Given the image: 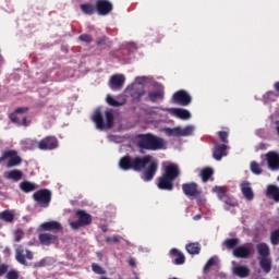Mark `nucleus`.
I'll return each mask as SVG.
<instances>
[{
    "instance_id": "58",
    "label": "nucleus",
    "mask_w": 279,
    "mask_h": 279,
    "mask_svg": "<svg viewBox=\"0 0 279 279\" xmlns=\"http://www.w3.org/2000/svg\"><path fill=\"white\" fill-rule=\"evenodd\" d=\"M101 230H102V232H108V227L107 226H102Z\"/></svg>"
},
{
    "instance_id": "30",
    "label": "nucleus",
    "mask_w": 279,
    "mask_h": 279,
    "mask_svg": "<svg viewBox=\"0 0 279 279\" xmlns=\"http://www.w3.org/2000/svg\"><path fill=\"white\" fill-rule=\"evenodd\" d=\"M259 267L263 269L264 274H270L271 271V258L260 257Z\"/></svg>"
},
{
    "instance_id": "39",
    "label": "nucleus",
    "mask_w": 279,
    "mask_h": 279,
    "mask_svg": "<svg viewBox=\"0 0 279 279\" xmlns=\"http://www.w3.org/2000/svg\"><path fill=\"white\" fill-rule=\"evenodd\" d=\"M105 117H106V128L110 130L114 125V114H112L111 111H106Z\"/></svg>"
},
{
    "instance_id": "2",
    "label": "nucleus",
    "mask_w": 279,
    "mask_h": 279,
    "mask_svg": "<svg viewBox=\"0 0 279 279\" xmlns=\"http://www.w3.org/2000/svg\"><path fill=\"white\" fill-rule=\"evenodd\" d=\"M136 147L143 151H158L165 149V140L154 133H140L135 136Z\"/></svg>"
},
{
    "instance_id": "18",
    "label": "nucleus",
    "mask_w": 279,
    "mask_h": 279,
    "mask_svg": "<svg viewBox=\"0 0 279 279\" xmlns=\"http://www.w3.org/2000/svg\"><path fill=\"white\" fill-rule=\"evenodd\" d=\"M40 228H43L45 232H60V230H62V225L52 220L41 223Z\"/></svg>"
},
{
    "instance_id": "33",
    "label": "nucleus",
    "mask_w": 279,
    "mask_h": 279,
    "mask_svg": "<svg viewBox=\"0 0 279 279\" xmlns=\"http://www.w3.org/2000/svg\"><path fill=\"white\" fill-rule=\"evenodd\" d=\"M0 219L7 223H12L14 221V213L10 209H5L0 213Z\"/></svg>"
},
{
    "instance_id": "46",
    "label": "nucleus",
    "mask_w": 279,
    "mask_h": 279,
    "mask_svg": "<svg viewBox=\"0 0 279 279\" xmlns=\"http://www.w3.org/2000/svg\"><path fill=\"white\" fill-rule=\"evenodd\" d=\"M19 277L20 275L17 270H9L5 276L7 279H19Z\"/></svg>"
},
{
    "instance_id": "59",
    "label": "nucleus",
    "mask_w": 279,
    "mask_h": 279,
    "mask_svg": "<svg viewBox=\"0 0 279 279\" xmlns=\"http://www.w3.org/2000/svg\"><path fill=\"white\" fill-rule=\"evenodd\" d=\"M4 254H10V248L9 247L4 248Z\"/></svg>"
},
{
    "instance_id": "50",
    "label": "nucleus",
    "mask_w": 279,
    "mask_h": 279,
    "mask_svg": "<svg viewBox=\"0 0 279 279\" xmlns=\"http://www.w3.org/2000/svg\"><path fill=\"white\" fill-rule=\"evenodd\" d=\"M276 92H268L266 93V99H268V101H276Z\"/></svg>"
},
{
    "instance_id": "5",
    "label": "nucleus",
    "mask_w": 279,
    "mask_h": 279,
    "mask_svg": "<svg viewBox=\"0 0 279 279\" xmlns=\"http://www.w3.org/2000/svg\"><path fill=\"white\" fill-rule=\"evenodd\" d=\"M77 221L70 222L72 230H80V228H86L93 223V216L83 209L76 210Z\"/></svg>"
},
{
    "instance_id": "17",
    "label": "nucleus",
    "mask_w": 279,
    "mask_h": 279,
    "mask_svg": "<svg viewBox=\"0 0 279 279\" xmlns=\"http://www.w3.org/2000/svg\"><path fill=\"white\" fill-rule=\"evenodd\" d=\"M169 112L173 114V117H177V119H182V121H189V119H191V112L186 109L172 108L169 109Z\"/></svg>"
},
{
    "instance_id": "10",
    "label": "nucleus",
    "mask_w": 279,
    "mask_h": 279,
    "mask_svg": "<svg viewBox=\"0 0 279 279\" xmlns=\"http://www.w3.org/2000/svg\"><path fill=\"white\" fill-rule=\"evenodd\" d=\"M172 101L178 106H191V101H193V98L191 97V95H189V92L180 89L173 94Z\"/></svg>"
},
{
    "instance_id": "35",
    "label": "nucleus",
    "mask_w": 279,
    "mask_h": 279,
    "mask_svg": "<svg viewBox=\"0 0 279 279\" xmlns=\"http://www.w3.org/2000/svg\"><path fill=\"white\" fill-rule=\"evenodd\" d=\"M81 10H82L83 14H87L90 16V15L95 14V12H97V7H96V4L93 5L90 3H83V4H81Z\"/></svg>"
},
{
    "instance_id": "49",
    "label": "nucleus",
    "mask_w": 279,
    "mask_h": 279,
    "mask_svg": "<svg viewBox=\"0 0 279 279\" xmlns=\"http://www.w3.org/2000/svg\"><path fill=\"white\" fill-rule=\"evenodd\" d=\"M106 43H108V37H107V36L99 37V38L96 40V45H97L98 47H101V46L106 45Z\"/></svg>"
},
{
    "instance_id": "23",
    "label": "nucleus",
    "mask_w": 279,
    "mask_h": 279,
    "mask_svg": "<svg viewBox=\"0 0 279 279\" xmlns=\"http://www.w3.org/2000/svg\"><path fill=\"white\" fill-rule=\"evenodd\" d=\"M171 256L174 257V265H184V263H186V257L182 254V252H180V250L178 248H172L170 251Z\"/></svg>"
},
{
    "instance_id": "14",
    "label": "nucleus",
    "mask_w": 279,
    "mask_h": 279,
    "mask_svg": "<svg viewBox=\"0 0 279 279\" xmlns=\"http://www.w3.org/2000/svg\"><path fill=\"white\" fill-rule=\"evenodd\" d=\"M125 84V76L122 74H114L110 77L109 86L112 90H121Z\"/></svg>"
},
{
    "instance_id": "32",
    "label": "nucleus",
    "mask_w": 279,
    "mask_h": 279,
    "mask_svg": "<svg viewBox=\"0 0 279 279\" xmlns=\"http://www.w3.org/2000/svg\"><path fill=\"white\" fill-rule=\"evenodd\" d=\"M213 175H215V170H213L210 167L204 168L201 171V178L204 183L208 182L209 180H214Z\"/></svg>"
},
{
    "instance_id": "22",
    "label": "nucleus",
    "mask_w": 279,
    "mask_h": 279,
    "mask_svg": "<svg viewBox=\"0 0 279 279\" xmlns=\"http://www.w3.org/2000/svg\"><path fill=\"white\" fill-rule=\"evenodd\" d=\"M92 121L96 123L97 130H104L106 124H104V116H101V110L97 109L92 117Z\"/></svg>"
},
{
    "instance_id": "56",
    "label": "nucleus",
    "mask_w": 279,
    "mask_h": 279,
    "mask_svg": "<svg viewBox=\"0 0 279 279\" xmlns=\"http://www.w3.org/2000/svg\"><path fill=\"white\" fill-rule=\"evenodd\" d=\"M274 88H275V90H277V93H279V82H276L274 84Z\"/></svg>"
},
{
    "instance_id": "48",
    "label": "nucleus",
    "mask_w": 279,
    "mask_h": 279,
    "mask_svg": "<svg viewBox=\"0 0 279 279\" xmlns=\"http://www.w3.org/2000/svg\"><path fill=\"white\" fill-rule=\"evenodd\" d=\"M8 269H10V266L8 264L0 265V278L2 276H5V274H8Z\"/></svg>"
},
{
    "instance_id": "11",
    "label": "nucleus",
    "mask_w": 279,
    "mask_h": 279,
    "mask_svg": "<svg viewBox=\"0 0 279 279\" xmlns=\"http://www.w3.org/2000/svg\"><path fill=\"white\" fill-rule=\"evenodd\" d=\"M114 10V5L109 0H96V12L99 16H108Z\"/></svg>"
},
{
    "instance_id": "41",
    "label": "nucleus",
    "mask_w": 279,
    "mask_h": 279,
    "mask_svg": "<svg viewBox=\"0 0 279 279\" xmlns=\"http://www.w3.org/2000/svg\"><path fill=\"white\" fill-rule=\"evenodd\" d=\"M215 263V257H210L203 268L204 274H208V271H210V267H214Z\"/></svg>"
},
{
    "instance_id": "25",
    "label": "nucleus",
    "mask_w": 279,
    "mask_h": 279,
    "mask_svg": "<svg viewBox=\"0 0 279 279\" xmlns=\"http://www.w3.org/2000/svg\"><path fill=\"white\" fill-rule=\"evenodd\" d=\"M241 191L245 199H248L250 202L254 199V192L252 191V186H250V182H243L241 184Z\"/></svg>"
},
{
    "instance_id": "26",
    "label": "nucleus",
    "mask_w": 279,
    "mask_h": 279,
    "mask_svg": "<svg viewBox=\"0 0 279 279\" xmlns=\"http://www.w3.org/2000/svg\"><path fill=\"white\" fill-rule=\"evenodd\" d=\"M267 197H271L274 202H279V187L274 184H269L266 190Z\"/></svg>"
},
{
    "instance_id": "47",
    "label": "nucleus",
    "mask_w": 279,
    "mask_h": 279,
    "mask_svg": "<svg viewBox=\"0 0 279 279\" xmlns=\"http://www.w3.org/2000/svg\"><path fill=\"white\" fill-rule=\"evenodd\" d=\"M119 241H121V236H119V235L106 238V243H119Z\"/></svg>"
},
{
    "instance_id": "29",
    "label": "nucleus",
    "mask_w": 279,
    "mask_h": 279,
    "mask_svg": "<svg viewBox=\"0 0 279 279\" xmlns=\"http://www.w3.org/2000/svg\"><path fill=\"white\" fill-rule=\"evenodd\" d=\"M158 99H165V92L162 89L148 93V100L151 101V104H156Z\"/></svg>"
},
{
    "instance_id": "19",
    "label": "nucleus",
    "mask_w": 279,
    "mask_h": 279,
    "mask_svg": "<svg viewBox=\"0 0 279 279\" xmlns=\"http://www.w3.org/2000/svg\"><path fill=\"white\" fill-rule=\"evenodd\" d=\"M233 276H236L238 278H248L251 270L250 267L244 265H236L232 269Z\"/></svg>"
},
{
    "instance_id": "6",
    "label": "nucleus",
    "mask_w": 279,
    "mask_h": 279,
    "mask_svg": "<svg viewBox=\"0 0 279 279\" xmlns=\"http://www.w3.org/2000/svg\"><path fill=\"white\" fill-rule=\"evenodd\" d=\"M51 190L49 189H41L38 190L33 194V199L40 206L41 208H49V204H51V197H52Z\"/></svg>"
},
{
    "instance_id": "31",
    "label": "nucleus",
    "mask_w": 279,
    "mask_h": 279,
    "mask_svg": "<svg viewBox=\"0 0 279 279\" xmlns=\"http://www.w3.org/2000/svg\"><path fill=\"white\" fill-rule=\"evenodd\" d=\"M20 189L21 191H23V193H32L33 191H36V189H38V185L29 181H23L20 183Z\"/></svg>"
},
{
    "instance_id": "7",
    "label": "nucleus",
    "mask_w": 279,
    "mask_h": 279,
    "mask_svg": "<svg viewBox=\"0 0 279 279\" xmlns=\"http://www.w3.org/2000/svg\"><path fill=\"white\" fill-rule=\"evenodd\" d=\"M59 146L60 142L58 141V137L53 135H48L41 138L37 144L38 149L41 151H53V149H58Z\"/></svg>"
},
{
    "instance_id": "36",
    "label": "nucleus",
    "mask_w": 279,
    "mask_h": 279,
    "mask_svg": "<svg viewBox=\"0 0 279 279\" xmlns=\"http://www.w3.org/2000/svg\"><path fill=\"white\" fill-rule=\"evenodd\" d=\"M21 145H23V147H25V149H36V147H38V142L36 140L33 138H25L21 142Z\"/></svg>"
},
{
    "instance_id": "40",
    "label": "nucleus",
    "mask_w": 279,
    "mask_h": 279,
    "mask_svg": "<svg viewBox=\"0 0 279 279\" xmlns=\"http://www.w3.org/2000/svg\"><path fill=\"white\" fill-rule=\"evenodd\" d=\"M107 104L109 106H113V108H119V106H123V102H119V100L114 99L112 96H107Z\"/></svg>"
},
{
    "instance_id": "51",
    "label": "nucleus",
    "mask_w": 279,
    "mask_h": 279,
    "mask_svg": "<svg viewBox=\"0 0 279 279\" xmlns=\"http://www.w3.org/2000/svg\"><path fill=\"white\" fill-rule=\"evenodd\" d=\"M218 197H219V199L225 202V204H228V206H234V204L223 199V197H226V191L222 190V192L220 194H218Z\"/></svg>"
},
{
    "instance_id": "44",
    "label": "nucleus",
    "mask_w": 279,
    "mask_h": 279,
    "mask_svg": "<svg viewBox=\"0 0 279 279\" xmlns=\"http://www.w3.org/2000/svg\"><path fill=\"white\" fill-rule=\"evenodd\" d=\"M78 40H81V43L90 44L93 43V36L89 34H82L78 36Z\"/></svg>"
},
{
    "instance_id": "12",
    "label": "nucleus",
    "mask_w": 279,
    "mask_h": 279,
    "mask_svg": "<svg viewBox=\"0 0 279 279\" xmlns=\"http://www.w3.org/2000/svg\"><path fill=\"white\" fill-rule=\"evenodd\" d=\"M182 191L186 197H197L199 195L198 185L195 182L183 183Z\"/></svg>"
},
{
    "instance_id": "34",
    "label": "nucleus",
    "mask_w": 279,
    "mask_h": 279,
    "mask_svg": "<svg viewBox=\"0 0 279 279\" xmlns=\"http://www.w3.org/2000/svg\"><path fill=\"white\" fill-rule=\"evenodd\" d=\"M186 252L187 254H191L192 256H195L202 252V246H199V243H190L186 245Z\"/></svg>"
},
{
    "instance_id": "42",
    "label": "nucleus",
    "mask_w": 279,
    "mask_h": 279,
    "mask_svg": "<svg viewBox=\"0 0 279 279\" xmlns=\"http://www.w3.org/2000/svg\"><path fill=\"white\" fill-rule=\"evenodd\" d=\"M218 136H219L221 143H223V145H228V143H229V141H228L229 133L227 131H219Z\"/></svg>"
},
{
    "instance_id": "4",
    "label": "nucleus",
    "mask_w": 279,
    "mask_h": 279,
    "mask_svg": "<svg viewBox=\"0 0 279 279\" xmlns=\"http://www.w3.org/2000/svg\"><path fill=\"white\" fill-rule=\"evenodd\" d=\"M15 247V260L20 265L24 267H32V264L27 263V260H34V252L25 248L23 244H17Z\"/></svg>"
},
{
    "instance_id": "15",
    "label": "nucleus",
    "mask_w": 279,
    "mask_h": 279,
    "mask_svg": "<svg viewBox=\"0 0 279 279\" xmlns=\"http://www.w3.org/2000/svg\"><path fill=\"white\" fill-rule=\"evenodd\" d=\"M128 92L133 101H141V99H143L145 96V88L141 85H133L128 89Z\"/></svg>"
},
{
    "instance_id": "21",
    "label": "nucleus",
    "mask_w": 279,
    "mask_h": 279,
    "mask_svg": "<svg viewBox=\"0 0 279 279\" xmlns=\"http://www.w3.org/2000/svg\"><path fill=\"white\" fill-rule=\"evenodd\" d=\"M228 145L226 144H220V145H217L215 148H214V151H213V157L215 158V160H221V158H223V156H228Z\"/></svg>"
},
{
    "instance_id": "57",
    "label": "nucleus",
    "mask_w": 279,
    "mask_h": 279,
    "mask_svg": "<svg viewBox=\"0 0 279 279\" xmlns=\"http://www.w3.org/2000/svg\"><path fill=\"white\" fill-rule=\"evenodd\" d=\"M3 160H5L4 153H3L2 156L0 157V165L3 162Z\"/></svg>"
},
{
    "instance_id": "16",
    "label": "nucleus",
    "mask_w": 279,
    "mask_h": 279,
    "mask_svg": "<svg viewBox=\"0 0 279 279\" xmlns=\"http://www.w3.org/2000/svg\"><path fill=\"white\" fill-rule=\"evenodd\" d=\"M38 241L41 245H53V243H56V241H58V235L52 234V233H39L38 234Z\"/></svg>"
},
{
    "instance_id": "8",
    "label": "nucleus",
    "mask_w": 279,
    "mask_h": 279,
    "mask_svg": "<svg viewBox=\"0 0 279 279\" xmlns=\"http://www.w3.org/2000/svg\"><path fill=\"white\" fill-rule=\"evenodd\" d=\"M26 112H29V108L27 107H19L14 110V112L9 114V119L12 123H15L16 125H24V128H27L32 121H27V118H23L22 122L19 118V114H25Z\"/></svg>"
},
{
    "instance_id": "52",
    "label": "nucleus",
    "mask_w": 279,
    "mask_h": 279,
    "mask_svg": "<svg viewBox=\"0 0 279 279\" xmlns=\"http://www.w3.org/2000/svg\"><path fill=\"white\" fill-rule=\"evenodd\" d=\"M45 265H47V262H45V259H41L39 262L34 263L33 267L34 269H38L40 267H45Z\"/></svg>"
},
{
    "instance_id": "27",
    "label": "nucleus",
    "mask_w": 279,
    "mask_h": 279,
    "mask_svg": "<svg viewBox=\"0 0 279 279\" xmlns=\"http://www.w3.org/2000/svg\"><path fill=\"white\" fill-rule=\"evenodd\" d=\"M174 132L177 136H191L193 132H195V128L193 125H186L184 129L175 128Z\"/></svg>"
},
{
    "instance_id": "53",
    "label": "nucleus",
    "mask_w": 279,
    "mask_h": 279,
    "mask_svg": "<svg viewBox=\"0 0 279 279\" xmlns=\"http://www.w3.org/2000/svg\"><path fill=\"white\" fill-rule=\"evenodd\" d=\"M128 263L130 267H136V259L134 257H130Z\"/></svg>"
},
{
    "instance_id": "3",
    "label": "nucleus",
    "mask_w": 279,
    "mask_h": 279,
    "mask_svg": "<svg viewBox=\"0 0 279 279\" xmlns=\"http://www.w3.org/2000/svg\"><path fill=\"white\" fill-rule=\"evenodd\" d=\"M180 178V168L175 163L165 167V172L158 178L157 186L160 191H173V181Z\"/></svg>"
},
{
    "instance_id": "1",
    "label": "nucleus",
    "mask_w": 279,
    "mask_h": 279,
    "mask_svg": "<svg viewBox=\"0 0 279 279\" xmlns=\"http://www.w3.org/2000/svg\"><path fill=\"white\" fill-rule=\"evenodd\" d=\"M119 167L122 171H135L136 173L143 171L142 179L144 182H151L158 173V160L151 155L132 157L126 154L120 158Z\"/></svg>"
},
{
    "instance_id": "38",
    "label": "nucleus",
    "mask_w": 279,
    "mask_h": 279,
    "mask_svg": "<svg viewBox=\"0 0 279 279\" xmlns=\"http://www.w3.org/2000/svg\"><path fill=\"white\" fill-rule=\"evenodd\" d=\"M225 245L227 250H236V245H239V238H231L225 241Z\"/></svg>"
},
{
    "instance_id": "28",
    "label": "nucleus",
    "mask_w": 279,
    "mask_h": 279,
    "mask_svg": "<svg viewBox=\"0 0 279 279\" xmlns=\"http://www.w3.org/2000/svg\"><path fill=\"white\" fill-rule=\"evenodd\" d=\"M4 178L7 180H13V182H19L20 180H23V171L19 169L11 170Z\"/></svg>"
},
{
    "instance_id": "45",
    "label": "nucleus",
    "mask_w": 279,
    "mask_h": 279,
    "mask_svg": "<svg viewBox=\"0 0 279 279\" xmlns=\"http://www.w3.org/2000/svg\"><path fill=\"white\" fill-rule=\"evenodd\" d=\"M23 236H24L23 230L17 229L14 232V241H15V243H21V241L23 240Z\"/></svg>"
},
{
    "instance_id": "43",
    "label": "nucleus",
    "mask_w": 279,
    "mask_h": 279,
    "mask_svg": "<svg viewBox=\"0 0 279 279\" xmlns=\"http://www.w3.org/2000/svg\"><path fill=\"white\" fill-rule=\"evenodd\" d=\"M92 270L94 274H98L99 276H104L106 274V270L99 264H92Z\"/></svg>"
},
{
    "instance_id": "24",
    "label": "nucleus",
    "mask_w": 279,
    "mask_h": 279,
    "mask_svg": "<svg viewBox=\"0 0 279 279\" xmlns=\"http://www.w3.org/2000/svg\"><path fill=\"white\" fill-rule=\"evenodd\" d=\"M257 253L262 256V258H269L271 251L269 250V245L265 242L258 243L256 245Z\"/></svg>"
},
{
    "instance_id": "13",
    "label": "nucleus",
    "mask_w": 279,
    "mask_h": 279,
    "mask_svg": "<svg viewBox=\"0 0 279 279\" xmlns=\"http://www.w3.org/2000/svg\"><path fill=\"white\" fill-rule=\"evenodd\" d=\"M266 160L268 163V169L270 171H278L279 169V154L276 151H269L266 154Z\"/></svg>"
},
{
    "instance_id": "20",
    "label": "nucleus",
    "mask_w": 279,
    "mask_h": 279,
    "mask_svg": "<svg viewBox=\"0 0 279 279\" xmlns=\"http://www.w3.org/2000/svg\"><path fill=\"white\" fill-rule=\"evenodd\" d=\"M252 250L245 245L238 246L233 250L234 258H248Z\"/></svg>"
},
{
    "instance_id": "37",
    "label": "nucleus",
    "mask_w": 279,
    "mask_h": 279,
    "mask_svg": "<svg viewBox=\"0 0 279 279\" xmlns=\"http://www.w3.org/2000/svg\"><path fill=\"white\" fill-rule=\"evenodd\" d=\"M263 163L259 165L258 162L256 161H252L251 165H250V169L252 171V173H254V175H260L263 173Z\"/></svg>"
},
{
    "instance_id": "9",
    "label": "nucleus",
    "mask_w": 279,
    "mask_h": 279,
    "mask_svg": "<svg viewBox=\"0 0 279 279\" xmlns=\"http://www.w3.org/2000/svg\"><path fill=\"white\" fill-rule=\"evenodd\" d=\"M4 160H8L7 169H12V167H19L23 163V158H21V156H19V151L14 149L4 151Z\"/></svg>"
},
{
    "instance_id": "55",
    "label": "nucleus",
    "mask_w": 279,
    "mask_h": 279,
    "mask_svg": "<svg viewBox=\"0 0 279 279\" xmlns=\"http://www.w3.org/2000/svg\"><path fill=\"white\" fill-rule=\"evenodd\" d=\"M194 221H199L202 219V215L197 214L193 217Z\"/></svg>"
},
{
    "instance_id": "54",
    "label": "nucleus",
    "mask_w": 279,
    "mask_h": 279,
    "mask_svg": "<svg viewBox=\"0 0 279 279\" xmlns=\"http://www.w3.org/2000/svg\"><path fill=\"white\" fill-rule=\"evenodd\" d=\"M213 191H214V193H217V195H219V194L223 191V187L216 185V186L213 189Z\"/></svg>"
}]
</instances>
